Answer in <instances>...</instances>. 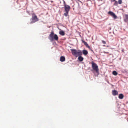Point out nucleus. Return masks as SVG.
Masks as SVG:
<instances>
[{
	"label": "nucleus",
	"mask_w": 128,
	"mask_h": 128,
	"mask_svg": "<svg viewBox=\"0 0 128 128\" xmlns=\"http://www.w3.org/2000/svg\"><path fill=\"white\" fill-rule=\"evenodd\" d=\"M48 38L50 41L52 42L54 40L58 41L59 38L56 34H55L53 32H52L48 36Z\"/></svg>",
	"instance_id": "1"
},
{
	"label": "nucleus",
	"mask_w": 128,
	"mask_h": 128,
	"mask_svg": "<svg viewBox=\"0 0 128 128\" xmlns=\"http://www.w3.org/2000/svg\"><path fill=\"white\" fill-rule=\"evenodd\" d=\"M72 55L76 58L82 55V51L80 50L75 49L71 50Z\"/></svg>",
	"instance_id": "2"
},
{
	"label": "nucleus",
	"mask_w": 128,
	"mask_h": 128,
	"mask_svg": "<svg viewBox=\"0 0 128 128\" xmlns=\"http://www.w3.org/2000/svg\"><path fill=\"white\" fill-rule=\"evenodd\" d=\"M91 64L93 70L95 71L96 73H98L99 72V70L98 66L96 63L93 62H92Z\"/></svg>",
	"instance_id": "3"
},
{
	"label": "nucleus",
	"mask_w": 128,
	"mask_h": 128,
	"mask_svg": "<svg viewBox=\"0 0 128 128\" xmlns=\"http://www.w3.org/2000/svg\"><path fill=\"white\" fill-rule=\"evenodd\" d=\"M32 18L31 19L32 21L30 23V24L34 23L38 21V18L35 14H32Z\"/></svg>",
	"instance_id": "4"
},
{
	"label": "nucleus",
	"mask_w": 128,
	"mask_h": 128,
	"mask_svg": "<svg viewBox=\"0 0 128 128\" xmlns=\"http://www.w3.org/2000/svg\"><path fill=\"white\" fill-rule=\"evenodd\" d=\"M108 14L111 16H112L114 19H116L117 18V16L113 12L110 11L108 12Z\"/></svg>",
	"instance_id": "5"
},
{
	"label": "nucleus",
	"mask_w": 128,
	"mask_h": 128,
	"mask_svg": "<svg viewBox=\"0 0 128 128\" xmlns=\"http://www.w3.org/2000/svg\"><path fill=\"white\" fill-rule=\"evenodd\" d=\"M65 11L69 12L70 9V7L68 5H66L64 6Z\"/></svg>",
	"instance_id": "6"
},
{
	"label": "nucleus",
	"mask_w": 128,
	"mask_h": 128,
	"mask_svg": "<svg viewBox=\"0 0 128 128\" xmlns=\"http://www.w3.org/2000/svg\"><path fill=\"white\" fill-rule=\"evenodd\" d=\"M124 21L126 22H128V14H125L124 17Z\"/></svg>",
	"instance_id": "7"
},
{
	"label": "nucleus",
	"mask_w": 128,
	"mask_h": 128,
	"mask_svg": "<svg viewBox=\"0 0 128 128\" xmlns=\"http://www.w3.org/2000/svg\"><path fill=\"white\" fill-rule=\"evenodd\" d=\"M112 92V94L114 96L118 95V92L116 90H113Z\"/></svg>",
	"instance_id": "8"
},
{
	"label": "nucleus",
	"mask_w": 128,
	"mask_h": 128,
	"mask_svg": "<svg viewBox=\"0 0 128 128\" xmlns=\"http://www.w3.org/2000/svg\"><path fill=\"white\" fill-rule=\"evenodd\" d=\"M82 42L84 43V44L85 45L86 47L88 48H90V47L88 46V44L84 40H82Z\"/></svg>",
	"instance_id": "9"
},
{
	"label": "nucleus",
	"mask_w": 128,
	"mask_h": 128,
	"mask_svg": "<svg viewBox=\"0 0 128 128\" xmlns=\"http://www.w3.org/2000/svg\"><path fill=\"white\" fill-rule=\"evenodd\" d=\"M66 59L64 56H62L60 58V61L62 62L64 61Z\"/></svg>",
	"instance_id": "10"
},
{
	"label": "nucleus",
	"mask_w": 128,
	"mask_h": 128,
	"mask_svg": "<svg viewBox=\"0 0 128 128\" xmlns=\"http://www.w3.org/2000/svg\"><path fill=\"white\" fill-rule=\"evenodd\" d=\"M82 52H83V54L84 55H86L88 54V52L86 50H83L82 51Z\"/></svg>",
	"instance_id": "11"
},
{
	"label": "nucleus",
	"mask_w": 128,
	"mask_h": 128,
	"mask_svg": "<svg viewBox=\"0 0 128 128\" xmlns=\"http://www.w3.org/2000/svg\"><path fill=\"white\" fill-rule=\"evenodd\" d=\"M78 59L80 62H82L83 61L84 59L82 56H79L78 58Z\"/></svg>",
	"instance_id": "12"
},
{
	"label": "nucleus",
	"mask_w": 128,
	"mask_h": 128,
	"mask_svg": "<svg viewBox=\"0 0 128 128\" xmlns=\"http://www.w3.org/2000/svg\"><path fill=\"white\" fill-rule=\"evenodd\" d=\"M118 97L120 99H122L124 98V95L122 94H121L119 95Z\"/></svg>",
	"instance_id": "13"
},
{
	"label": "nucleus",
	"mask_w": 128,
	"mask_h": 128,
	"mask_svg": "<svg viewBox=\"0 0 128 128\" xmlns=\"http://www.w3.org/2000/svg\"><path fill=\"white\" fill-rule=\"evenodd\" d=\"M59 34L62 36H64L65 35V33L63 31H60L59 32Z\"/></svg>",
	"instance_id": "14"
},
{
	"label": "nucleus",
	"mask_w": 128,
	"mask_h": 128,
	"mask_svg": "<svg viewBox=\"0 0 128 128\" xmlns=\"http://www.w3.org/2000/svg\"><path fill=\"white\" fill-rule=\"evenodd\" d=\"M112 74L115 76H117L118 74V73L116 71H114L113 72Z\"/></svg>",
	"instance_id": "15"
},
{
	"label": "nucleus",
	"mask_w": 128,
	"mask_h": 128,
	"mask_svg": "<svg viewBox=\"0 0 128 128\" xmlns=\"http://www.w3.org/2000/svg\"><path fill=\"white\" fill-rule=\"evenodd\" d=\"M65 12L66 13H64V15L66 17L68 16V14L69 12L65 11Z\"/></svg>",
	"instance_id": "16"
},
{
	"label": "nucleus",
	"mask_w": 128,
	"mask_h": 128,
	"mask_svg": "<svg viewBox=\"0 0 128 128\" xmlns=\"http://www.w3.org/2000/svg\"><path fill=\"white\" fill-rule=\"evenodd\" d=\"M114 5L115 6H117L118 5V2L117 1H116L115 2V3L114 4Z\"/></svg>",
	"instance_id": "17"
},
{
	"label": "nucleus",
	"mask_w": 128,
	"mask_h": 128,
	"mask_svg": "<svg viewBox=\"0 0 128 128\" xmlns=\"http://www.w3.org/2000/svg\"><path fill=\"white\" fill-rule=\"evenodd\" d=\"M122 0H119L118 1V3L120 4H121L122 3Z\"/></svg>",
	"instance_id": "18"
},
{
	"label": "nucleus",
	"mask_w": 128,
	"mask_h": 128,
	"mask_svg": "<svg viewBox=\"0 0 128 128\" xmlns=\"http://www.w3.org/2000/svg\"><path fill=\"white\" fill-rule=\"evenodd\" d=\"M64 6H66V5H67V4L64 1Z\"/></svg>",
	"instance_id": "19"
},
{
	"label": "nucleus",
	"mask_w": 128,
	"mask_h": 128,
	"mask_svg": "<svg viewBox=\"0 0 128 128\" xmlns=\"http://www.w3.org/2000/svg\"><path fill=\"white\" fill-rule=\"evenodd\" d=\"M102 43L104 44H106V42L105 41L102 40Z\"/></svg>",
	"instance_id": "20"
},
{
	"label": "nucleus",
	"mask_w": 128,
	"mask_h": 128,
	"mask_svg": "<svg viewBox=\"0 0 128 128\" xmlns=\"http://www.w3.org/2000/svg\"><path fill=\"white\" fill-rule=\"evenodd\" d=\"M116 1V0H111V1L112 2H115Z\"/></svg>",
	"instance_id": "21"
}]
</instances>
